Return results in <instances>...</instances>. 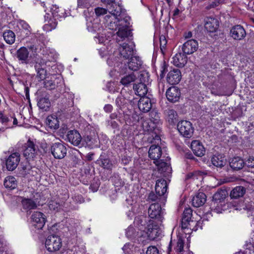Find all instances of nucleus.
I'll return each instance as SVG.
<instances>
[{
    "instance_id": "obj_55",
    "label": "nucleus",
    "mask_w": 254,
    "mask_h": 254,
    "mask_svg": "<svg viewBox=\"0 0 254 254\" xmlns=\"http://www.w3.org/2000/svg\"><path fill=\"white\" fill-rule=\"evenodd\" d=\"M146 254H160L159 250L154 246H150L148 248Z\"/></svg>"
},
{
    "instance_id": "obj_44",
    "label": "nucleus",
    "mask_w": 254,
    "mask_h": 254,
    "mask_svg": "<svg viewBox=\"0 0 254 254\" xmlns=\"http://www.w3.org/2000/svg\"><path fill=\"white\" fill-rule=\"evenodd\" d=\"M226 194L227 192L225 190H220L214 194L213 199L215 201L221 202L225 198Z\"/></svg>"
},
{
    "instance_id": "obj_4",
    "label": "nucleus",
    "mask_w": 254,
    "mask_h": 254,
    "mask_svg": "<svg viewBox=\"0 0 254 254\" xmlns=\"http://www.w3.org/2000/svg\"><path fill=\"white\" fill-rule=\"evenodd\" d=\"M62 246V240L60 237L52 235L49 236L45 241V247L50 252L59 251Z\"/></svg>"
},
{
    "instance_id": "obj_51",
    "label": "nucleus",
    "mask_w": 254,
    "mask_h": 254,
    "mask_svg": "<svg viewBox=\"0 0 254 254\" xmlns=\"http://www.w3.org/2000/svg\"><path fill=\"white\" fill-rule=\"evenodd\" d=\"M151 121L154 124H158L160 121V117L159 114L155 111H152L150 113Z\"/></svg>"
},
{
    "instance_id": "obj_12",
    "label": "nucleus",
    "mask_w": 254,
    "mask_h": 254,
    "mask_svg": "<svg viewBox=\"0 0 254 254\" xmlns=\"http://www.w3.org/2000/svg\"><path fill=\"white\" fill-rule=\"evenodd\" d=\"M198 44L196 40L190 39L185 42L182 46V51L185 54L190 55L197 51Z\"/></svg>"
},
{
    "instance_id": "obj_54",
    "label": "nucleus",
    "mask_w": 254,
    "mask_h": 254,
    "mask_svg": "<svg viewBox=\"0 0 254 254\" xmlns=\"http://www.w3.org/2000/svg\"><path fill=\"white\" fill-rule=\"evenodd\" d=\"M37 74L38 77L43 80L46 77V71L43 68H38L37 69Z\"/></svg>"
},
{
    "instance_id": "obj_64",
    "label": "nucleus",
    "mask_w": 254,
    "mask_h": 254,
    "mask_svg": "<svg viewBox=\"0 0 254 254\" xmlns=\"http://www.w3.org/2000/svg\"><path fill=\"white\" fill-rule=\"evenodd\" d=\"M73 199L75 201L77 202L81 203L83 201V198L80 195L74 196Z\"/></svg>"
},
{
    "instance_id": "obj_38",
    "label": "nucleus",
    "mask_w": 254,
    "mask_h": 254,
    "mask_svg": "<svg viewBox=\"0 0 254 254\" xmlns=\"http://www.w3.org/2000/svg\"><path fill=\"white\" fill-rule=\"evenodd\" d=\"M96 163L104 169H110L113 166V164L111 160L108 158H104L102 155L100 156Z\"/></svg>"
},
{
    "instance_id": "obj_28",
    "label": "nucleus",
    "mask_w": 254,
    "mask_h": 254,
    "mask_svg": "<svg viewBox=\"0 0 254 254\" xmlns=\"http://www.w3.org/2000/svg\"><path fill=\"white\" fill-rule=\"evenodd\" d=\"M134 224L136 225L137 229H136L131 226L128 227L126 230V235L127 237L129 239H133L136 237H141L144 236V234H142V231L138 230V225L135 223V221L134 222Z\"/></svg>"
},
{
    "instance_id": "obj_7",
    "label": "nucleus",
    "mask_w": 254,
    "mask_h": 254,
    "mask_svg": "<svg viewBox=\"0 0 254 254\" xmlns=\"http://www.w3.org/2000/svg\"><path fill=\"white\" fill-rule=\"evenodd\" d=\"M23 155L27 159H33L37 155L38 149L35 143L30 139L24 144Z\"/></svg>"
},
{
    "instance_id": "obj_8",
    "label": "nucleus",
    "mask_w": 254,
    "mask_h": 254,
    "mask_svg": "<svg viewBox=\"0 0 254 254\" xmlns=\"http://www.w3.org/2000/svg\"><path fill=\"white\" fill-rule=\"evenodd\" d=\"M51 153L56 159H62L66 154V147L61 142L53 143L51 147Z\"/></svg>"
},
{
    "instance_id": "obj_33",
    "label": "nucleus",
    "mask_w": 254,
    "mask_h": 254,
    "mask_svg": "<svg viewBox=\"0 0 254 254\" xmlns=\"http://www.w3.org/2000/svg\"><path fill=\"white\" fill-rule=\"evenodd\" d=\"M51 10L53 18L58 19L62 17H65V13L64 9L61 7H59L57 5H53Z\"/></svg>"
},
{
    "instance_id": "obj_47",
    "label": "nucleus",
    "mask_w": 254,
    "mask_h": 254,
    "mask_svg": "<svg viewBox=\"0 0 254 254\" xmlns=\"http://www.w3.org/2000/svg\"><path fill=\"white\" fill-rule=\"evenodd\" d=\"M49 207L50 210L55 211H59L62 209V205L57 201L54 200H52L50 202Z\"/></svg>"
},
{
    "instance_id": "obj_62",
    "label": "nucleus",
    "mask_w": 254,
    "mask_h": 254,
    "mask_svg": "<svg viewBox=\"0 0 254 254\" xmlns=\"http://www.w3.org/2000/svg\"><path fill=\"white\" fill-rule=\"evenodd\" d=\"M104 110L107 113H111L113 110V106L111 104H106L104 107Z\"/></svg>"
},
{
    "instance_id": "obj_9",
    "label": "nucleus",
    "mask_w": 254,
    "mask_h": 254,
    "mask_svg": "<svg viewBox=\"0 0 254 254\" xmlns=\"http://www.w3.org/2000/svg\"><path fill=\"white\" fill-rule=\"evenodd\" d=\"M204 28L208 32H215L218 29L219 22L214 17H206L204 20Z\"/></svg>"
},
{
    "instance_id": "obj_52",
    "label": "nucleus",
    "mask_w": 254,
    "mask_h": 254,
    "mask_svg": "<svg viewBox=\"0 0 254 254\" xmlns=\"http://www.w3.org/2000/svg\"><path fill=\"white\" fill-rule=\"evenodd\" d=\"M184 245V242L183 240L181 237H179L178 239V241L176 243L175 247H174V249L177 252L181 253L183 250Z\"/></svg>"
},
{
    "instance_id": "obj_59",
    "label": "nucleus",
    "mask_w": 254,
    "mask_h": 254,
    "mask_svg": "<svg viewBox=\"0 0 254 254\" xmlns=\"http://www.w3.org/2000/svg\"><path fill=\"white\" fill-rule=\"evenodd\" d=\"M246 164L249 167L254 168V157H249L246 162Z\"/></svg>"
},
{
    "instance_id": "obj_14",
    "label": "nucleus",
    "mask_w": 254,
    "mask_h": 254,
    "mask_svg": "<svg viewBox=\"0 0 254 254\" xmlns=\"http://www.w3.org/2000/svg\"><path fill=\"white\" fill-rule=\"evenodd\" d=\"M20 161V155L18 153H13L10 155L6 160V167L8 171H13L17 167Z\"/></svg>"
},
{
    "instance_id": "obj_5",
    "label": "nucleus",
    "mask_w": 254,
    "mask_h": 254,
    "mask_svg": "<svg viewBox=\"0 0 254 254\" xmlns=\"http://www.w3.org/2000/svg\"><path fill=\"white\" fill-rule=\"evenodd\" d=\"M177 128L180 134L187 138L191 137L194 132L192 124L187 120L180 121L178 123Z\"/></svg>"
},
{
    "instance_id": "obj_37",
    "label": "nucleus",
    "mask_w": 254,
    "mask_h": 254,
    "mask_svg": "<svg viewBox=\"0 0 254 254\" xmlns=\"http://www.w3.org/2000/svg\"><path fill=\"white\" fill-rule=\"evenodd\" d=\"M3 184L6 188L13 190L17 187V182L14 177L7 176L4 179Z\"/></svg>"
},
{
    "instance_id": "obj_29",
    "label": "nucleus",
    "mask_w": 254,
    "mask_h": 254,
    "mask_svg": "<svg viewBox=\"0 0 254 254\" xmlns=\"http://www.w3.org/2000/svg\"><path fill=\"white\" fill-rule=\"evenodd\" d=\"M142 64V61L138 57H131L127 63L128 68L133 71H136L139 69Z\"/></svg>"
},
{
    "instance_id": "obj_50",
    "label": "nucleus",
    "mask_w": 254,
    "mask_h": 254,
    "mask_svg": "<svg viewBox=\"0 0 254 254\" xmlns=\"http://www.w3.org/2000/svg\"><path fill=\"white\" fill-rule=\"evenodd\" d=\"M12 116L8 117L0 111V122L2 124L7 125L9 122L12 121Z\"/></svg>"
},
{
    "instance_id": "obj_23",
    "label": "nucleus",
    "mask_w": 254,
    "mask_h": 254,
    "mask_svg": "<svg viewBox=\"0 0 254 254\" xmlns=\"http://www.w3.org/2000/svg\"><path fill=\"white\" fill-rule=\"evenodd\" d=\"M190 147L193 153L196 156L200 157L204 155L205 149L202 144L199 141H192Z\"/></svg>"
},
{
    "instance_id": "obj_58",
    "label": "nucleus",
    "mask_w": 254,
    "mask_h": 254,
    "mask_svg": "<svg viewBox=\"0 0 254 254\" xmlns=\"http://www.w3.org/2000/svg\"><path fill=\"white\" fill-rule=\"evenodd\" d=\"M45 86L46 88L49 90L53 89L55 88L56 86L54 82L52 80H46L45 81Z\"/></svg>"
},
{
    "instance_id": "obj_18",
    "label": "nucleus",
    "mask_w": 254,
    "mask_h": 254,
    "mask_svg": "<svg viewBox=\"0 0 254 254\" xmlns=\"http://www.w3.org/2000/svg\"><path fill=\"white\" fill-rule=\"evenodd\" d=\"M166 95L168 101L171 102H176L179 101L181 92L177 87L173 86L167 89Z\"/></svg>"
},
{
    "instance_id": "obj_16",
    "label": "nucleus",
    "mask_w": 254,
    "mask_h": 254,
    "mask_svg": "<svg viewBox=\"0 0 254 254\" xmlns=\"http://www.w3.org/2000/svg\"><path fill=\"white\" fill-rule=\"evenodd\" d=\"M67 140L72 145L79 146L81 142V136L76 130H71L66 135Z\"/></svg>"
},
{
    "instance_id": "obj_57",
    "label": "nucleus",
    "mask_w": 254,
    "mask_h": 254,
    "mask_svg": "<svg viewBox=\"0 0 254 254\" xmlns=\"http://www.w3.org/2000/svg\"><path fill=\"white\" fill-rule=\"evenodd\" d=\"M95 12L97 16H99L107 13V10L102 7H97L95 9Z\"/></svg>"
},
{
    "instance_id": "obj_1",
    "label": "nucleus",
    "mask_w": 254,
    "mask_h": 254,
    "mask_svg": "<svg viewBox=\"0 0 254 254\" xmlns=\"http://www.w3.org/2000/svg\"><path fill=\"white\" fill-rule=\"evenodd\" d=\"M148 218L143 215L139 216L135 218V223L138 226V230L142 231L143 237H147L149 239H154L158 236L157 225H154L152 220L149 221L146 225Z\"/></svg>"
},
{
    "instance_id": "obj_13",
    "label": "nucleus",
    "mask_w": 254,
    "mask_h": 254,
    "mask_svg": "<svg viewBox=\"0 0 254 254\" xmlns=\"http://www.w3.org/2000/svg\"><path fill=\"white\" fill-rule=\"evenodd\" d=\"M230 35L234 39L241 40L245 37L246 32L243 26L240 25H236L231 28Z\"/></svg>"
},
{
    "instance_id": "obj_43",
    "label": "nucleus",
    "mask_w": 254,
    "mask_h": 254,
    "mask_svg": "<svg viewBox=\"0 0 254 254\" xmlns=\"http://www.w3.org/2000/svg\"><path fill=\"white\" fill-rule=\"evenodd\" d=\"M131 100L127 99L122 94L118 96L116 100V104L120 109H122L124 106L127 104Z\"/></svg>"
},
{
    "instance_id": "obj_2",
    "label": "nucleus",
    "mask_w": 254,
    "mask_h": 254,
    "mask_svg": "<svg viewBox=\"0 0 254 254\" xmlns=\"http://www.w3.org/2000/svg\"><path fill=\"white\" fill-rule=\"evenodd\" d=\"M129 22L127 18H124L121 21V23H115V22L111 21L108 24V27L112 30H118L117 32V36L120 38H117L118 42L123 41L127 38L130 34V31L128 29Z\"/></svg>"
},
{
    "instance_id": "obj_40",
    "label": "nucleus",
    "mask_w": 254,
    "mask_h": 254,
    "mask_svg": "<svg viewBox=\"0 0 254 254\" xmlns=\"http://www.w3.org/2000/svg\"><path fill=\"white\" fill-rule=\"evenodd\" d=\"M3 37L8 44L11 45L15 42V35L11 30H8L4 31L3 33Z\"/></svg>"
},
{
    "instance_id": "obj_30",
    "label": "nucleus",
    "mask_w": 254,
    "mask_h": 254,
    "mask_svg": "<svg viewBox=\"0 0 254 254\" xmlns=\"http://www.w3.org/2000/svg\"><path fill=\"white\" fill-rule=\"evenodd\" d=\"M133 89L135 93L140 97H144L147 94L148 89L147 87L146 83L139 82L134 84L133 86Z\"/></svg>"
},
{
    "instance_id": "obj_35",
    "label": "nucleus",
    "mask_w": 254,
    "mask_h": 254,
    "mask_svg": "<svg viewBox=\"0 0 254 254\" xmlns=\"http://www.w3.org/2000/svg\"><path fill=\"white\" fill-rule=\"evenodd\" d=\"M211 162L214 166L220 168L223 167L226 163L224 157L220 154L214 155L211 158Z\"/></svg>"
},
{
    "instance_id": "obj_31",
    "label": "nucleus",
    "mask_w": 254,
    "mask_h": 254,
    "mask_svg": "<svg viewBox=\"0 0 254 254\" xmlns=\"http://www.w3.org/2000/svg\"><path fill=\"white\" fill-rule=\"evenodd\" d=\"M46 125L51 129H56L59 127V121L56 115H52L47 117Z\"/></svg>"
},
{
    "instance_id": "obj_48",
    "label": "nucleus",
    "mask_w": 254,
    "mask_h": 254,
    "mask_svg": "<svg viewBox=\"0 0 254 254\" xmlns=\"http://www.w3.org/2000/svg\"><path fill=\"white\" fill-rule=\"evenodd\" d=\"M18 26L25 31L26 35H29L31 33V27L25 21L20 20L18 22Z\"/></svg>"
},
{
    "instance_id": "obj_36",
    "label": "nucleus",
    "mask_w": 254,
    "mask_h": 254,
    "mask_svg": "<svg viewBox=\"0 0 254 254\" xmlns=\"http://www.w3.org/2000/svg\"><path fill=\"white\" fill-rule=\"evenodd\" d=\"M21 204L23 209L25 210L36 209L37 206L34 200L28 198H23L21 200Z\"/></svg>"
},
{
    "instance_id": "obj_53",
    "label": "nucleus",
    "mask_w": 254,
    "mask_h": 254,
    "mask_svg": "<svg viewBox=\"0 0 254 254\" xmlns=\"http://www.w3.org/2000/svg\"><path fill=\"white\" fill-rule=\"evenodd\" d=\"M77 5L81 8H88L91 5L90 0H77Z\"/></svg>"
},
{
    "instance_id": "obj_21",
    "label": "nucleus",
    "mask_w": 254,
    "mask_h": 254,
    "mask_svg": "<svg viewBox=\"0 0 254 254\" xmlns=\"http://www.w3.org/2000/svg\"><path fill=\"white\" fill-rule=\"evenodd\" d=\"M29 54L28 50L26 48L22 47L17 51L16 57L21 64H28L30 62Z\"/></svg>"
},
{
    "instance_id": "obj_49",
    "label": "nucleus",
    "mask_w": 254,
    "mask_h": 254,
    "mask_svg": "<svg viewBox=\"0 0 254 254\" xmlns=\"http://www.w3.org/2000/svg\"><path fill=\"white\" fill-rule=\"evenodd\" d=\"M122 249L125 254H133L134 251L133 245L130 243L125 244Z\"/></svg>"
},
{
    "instance_id": "obj_22",
    "label": "nucleus",
    "mask_w": 254,
    "mask_h": 254,
    "mask_svg": "<svg viewBox=\"0 0 254 254\" xmlns=\"http://www.w3.org/2000/svg\"><path fill=\"white\" fill-rule=\"evenodd\" d=\"M148 213L151 218H160L162 213L161 206L158 203L151 204L148 208Z\"/></svg>"
},
{
    "instance_id": "obj_25",
    "label": "nucleus",
    "mask_w": 254,
    "mask_h": 254,
    "mask_svg": "<svg viewBox=\"0 0 254 254\" xmlns=\"http://www.w3.org/2000/svg\"><path fill=\"white\" fill-rule=\"evenodd\" d=\"M164 114L166 121L170 125H174L177 122L178 114L174 109L169 108L165 111Z\"/></svg>"
},
{
    "instance_id": "obj_60",
    "label": "nucleus",
    "mask_w": 254,
    "mask_h": 254,
    "mask_svg": "<svg viewBox=\"0 0 254 254\" xmlns=\"http://www.w3.org/2000/svg\"><path fill=\"white\" fill-rule=\"evenodd\" d=\"M108 125L111 127L113 128H116L118 127V123L116 121L113 120L108 121Z\"/></svg>"
},
{
    "instance_id": "obj_24",
    "label": "nucleus",
    "mask_w": 254,
    "mask_h": 254,
    "mask_svg": "<svg viewBox=\"0 0 254 254\" xmlns=\"http://www.w3.org/2000/svg\"><path fill=\"white\" fill-rule=\"evenodd\" d=\"M138 107L139 110L143 112H149L152 108L150 98L147 97H142L138 101Z\"/></svg>"
},
{
    "instance_id": "obj_15",
    "label": "nucleus",
    "mask_w": 254,
    "mask_h": 254,
    "mask_svg": "<svg viewBox=\"0 0 254 254\" xmlns=\"http://www.w3.org/2000/svg\"><path fill=\"white\" fill-rule=\"evenodd\" d=\"M134 46L133 44L129 45L126 43L120 45L119 48V51L121 56L126 59L132 57L133 55V48Z\"/></svg>"
},
{
    "instance_id": "obj_26",
    "label": "nucleus",
    "mask_w": 254,
    "mask_h": 254,
    "mask_svg": "<svg viewBox=\"0 0 254 254\" xmlns=\"http://www.w3.org/2000/svg\"><path fill=\"white\" fill-rule=\"evenodd\" d=\"M167 182L164 179H159L156 181L155 191L159 196L164 195L167 191Z\"/></svg>"
},
{
    "instance_id": "obj_34",
    "label": "nucleus",
    "mask_w": 254,
    "mask_h": 254,
    "mask_svg": "<svg viewBox=\"0 0 254 254\" xmlns=\"http://www.w3.org/2000/svg\"><path fill=\"white\" fill-rule=\"evenodd\" d=\"M37 105L40 109L44 111H47L51 107V102L48 97H41L39 99Z\"/></svg>"
},
{
    "instance_id": "obj_39",
    "label": "nucleus",
    "mask_w": 254,
    "mask_h": 254,
    "mask_svg": "<svg viewBox=\"0 0 254 254\" xmlns=\"http://www.w3.org/2000/svg\"><path fill=\"white\" fill-rule=\"evenodd\" d=\"M246 192L245 188L243 186H237L231 191L230 196L232 198H237L243 196Z\"/></svg>"
},
{
    "instance_id": "obj_19",
    "label": "nucleus",
    "mask_w": 254,
    "mask_h": 254,
    "mask_svg": "<svg viewBox=\"0 0 254 254\" xmlns=\"http://www.w3.org/2000/svg\"><path fill=\"white\" fill-rule=\"evenodd\" d=\"M172 63L176 66L179 67H184L187 63L188 57L184 53H178L173 57Z\"/></svg>"
},
{
    "instance_id": "obj_56",
    "label": "nucleus",
    "mask_w": 254,
    "mask_h": 254,
    "mask_svg": "<svg viewBox=\"0 0 254 254\" xmlns=\"http://www.w3.org/2000/svg\"><path fill=\"white\" fill-rule=\"evenodd\" d=\"M167 70V65L165 61H163L160 67V76L163 78L164 76V73Z\"/></svg>"
},
{
    "instance_id": "obj_3",
    "label": "nucleus",
    "mask_w": 254,
    "mask_h": 254,
    "mask_svg": "<svg viewBox=\"0 0 254 254\" xmlns=\"http://www.w3.org/2000/svg\"><path fill=\"white\" fill-rule=\"evenodd\" d=\"M192 216V210L190 208H186L183 213L182 219V229H190V230L196 231L197 228H195L197 222L191 219Z\"/></svg>"
},
{
    "instance_id": "obj_11",
    "label": "nucleus",
    "mask_w": 254,
    "mask_h": 254,
    "mask_svg": "<svg viewBox=\"0 0 254 254\" xmlns=\"http://www.w3.org/2000/svg\"><path fill=\"white\" fill-rule=\"evenodd\" d=\"M164 158H165L164 156L162 157V159L158 160L156 161L157 162H154V163L157 166V168L160 173H169L171 171L170 163V158L167 157L164 159Z\"/></svg>"
},
{
    "instance_id": "obj_17",
    "label": "nucleus",
    "mask_w": 254,
    "mask_h": 254,
    "mask_svg": "<svg viewBox=\"0 0 254 254\" xmlns=\"http://www.w3.org/2000/svg\"><path fill=\"white\" fill-rule=\"evenodd\" d=\"M181 76V72L179 69H173L168 73L167 81L171 85L176 84L180 81Z\"/></svg>"
},
{
    "instance_id": "obj_27",
    "label": "nucleus",
    "mask_w": 254,
    "mask_h": 254,
    "mask_svg": "<svg viewBox=\"0 0 254 254\" xmlns=\"http://www.w3.org/2000/svg\"><path fill=\"white\" fill-rule=\"evenodd\" d=\"M206 200V195L202 192H197L192 199V204L194 207L202 206Z\"/></svg>"
},
{
    "instance_id": "obj_32",
    "label": "nucleus",
    "mask_w": 254,
    "mask_h": 254,
    "mask_svg": "<svg viewBox=\"0 0 254 254\" xmlns=\"http://www.w3.org/2000/svg\"><path fill=\"white\" fill-rule=\"evenodd\" d=\"M245 164L244 160L240 157H236L232 159L230 162V166L235 170H239L243 168Z\"/></svg>"
},
{
    "instance_id": "obj_61",
    "label": "nucleus",
    "mask_w": 254,
    "mask_h": 254,
    "mask_svg": "<svg viewBox=\"0 0 254 254\" xmlns=\"http://www.w3.org/2000/svg\"><path fill=\"white\" fill-rule=\"evenodd\" d=\"M197 172L190 173L186 176V179H196Z\"/></svg>"
},
{
    "instance_id": "obj_20",
    "label": "nucleus",
    "mask_w": 254,
    "mask_h": 254,
    "mask_svg": "<svg viewBox=\"0 0 254 254\" xmlns=\"http://www.w3.org/2000/svg\"><path fill=\"white\" fill-rule=\"evenodd\" d=\"M162 154V151L160 146L156 145H152L148 151L149 157L154 160L153 162L160 159Z\"/></svg>"
},
{
    "instance_id": "obj_6",
    "label": "nucleus",
    "mask_w": 254,
    "mask_h": 254,
    "mask_svg": "<svg viewBox=\"0 0 254 254\" xmlns=\"http://www.w3.org/2000/svg\"><path fill=\"white\" fill-rule=\"evenodd\" d=\"M109 12L114 17V21L115 23H121V21L124 18H127L128 20L129 18L124 17L125 10L122 6L119 4H117L115 2L110 5L108 8Z\"/></svg>"
},
{
    "instance_id": "obj_10",
    "label": "nucleus",
    "mask_w": 254,
    "mask_h": 254,
    "mask_svg": "<svg viewBox=\"0 0 254 254\" xmlns=\"http://www.w3.org/2000/svg\"><path fill=\"white\" fill-rule=\"evenodd\" d=\"M33 225L38 229H41L44 226L46 218L45 215L39 211L34 212L31 216Z\"/></svg>"
},
{
    "instance_id": "obj_41",
    "label": "nucleus",
    "mask_w": 254,
    "mask_h": 254,
    "mask_svg": "<svg viewBox=\"0 0 254 254\" xmlns=\"http://www.w3.org/2000/svg\"><path fill=\"white\" fill-rule=\"evenodd\" d=\"M136 79L137 78L134 73H131L123 76L121 78L120 82L122 84L125 86H127L130 83L135 81Z\"/></svg>"
},
{
    "instance_id": "obj_63",
    "label": "nucleus",
    "mask_w": 254,
    "mask_h": 254,
    "mask_svg": "<svg viewBox=\"0 0 254 254\" xmlns=\"http://www.w3.org/2000/svg\"><path fill=\"white\" fill-rule=\"evenodd\" d=\"M148 198L152 201H155L158 199V196L154 192H151L148 196Z\"/></svg>"
},
{
    "instance_id": "obj_42",
    "label": "nucleus",
    "mask_w": 254,
    "mask_h": 254,
    "mask_svg": "<svg viewBox=\"0 0 254 254\" xmlns=\"http://www.w3.org/2000/svg\"><path fill=\"white\" fill-rule=\"evenodd\" d=\"M57 19L53 17L50 18L48 21V23L43 26V30L46 32H49L55 29L58 24Z\"/></svg>"
},
{
    "instance_id": "obj_45",
    "label": "nucleus",
    "mask_w": 254,
    "mask_h": 254,
    "mask_svg": "<svg viewBox=\"0 0 254 254\" xmlns=\"http://www.w3.org/2000/svg\"><path fill=\"white\" fill-rule=\"evenodd\" d=\"M160 41V48L161 53L164 55L166 50V45L167 41L166 37L164 35H161L159 38Z\"/></svg>"
},
{
    "instance_id": "obj_46",
    "label": "nucleus",
    "mask_w": 254,
    "mask_h": 254,
    "mask_svg": "<svg viewBox=\"0 0 254 254\" xmlns=\"http://www.w3.org/2000/svg\"><path fill=\"white\" fill-rule=\"evenodd\" d=\"M138 80L140 81L139 82L146 83L149 82V74L146 71H140L139 74L138 75Z\"/></svg>"
}]
</instances>
